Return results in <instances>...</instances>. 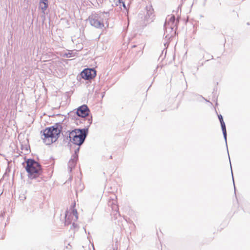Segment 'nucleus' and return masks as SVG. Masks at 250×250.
Segmentation results:
<instances>
[{"mask_svg": "<svg viewBox=\"0 0 250 250\" xmlns=\"http://www.w3.org/2000/svg\"><path fill=\"white\" fill-rule=\"evenodd\" d=\"M77 115L81 117L84 118L88 116L90 110L86 105H83L80 106L77 110Z\"/></svg>", "mask_w": 250, "mask_h": 250, "instance_id": "obj_6", "label": "nucleus"}, {"mask_svg": "<svg viewBox=\"0 0 250 250\" xmlns=\"http://www.w3.org/2000/svg\"><path fill=\"white\" fill-rule=\"evenodd\" d=\"M86 136L85 129H76L72 130L69 134V138L73 143L75 145H81Z\"/></svg>", "mask_w": 250, "mask_h": 250, "instance_id": "obj_3", "label": "nucleus"}, {"mask_svg": "<svg viewBox=\"0 0 250 250\" xmlns=\"http://www.w3.org/2000/svg\"><path fill=\"white\" fill-rule=\"evenodd\" d=\"M61 130L57 126H52L47 127L42 131V139L43 142L50 145L55 142L59 138Z\"/></svg>", "mask_w": 250, "mask_h": 250, "instance_id": "obj_1", "label": "nucleus"}, {"mask_svg": "<svg viewBox=\"0 0 250 250\" xmlns=\"http://www.w3.org/2000/svg\"><path fill=\"white\" fill-rule=\"evenodd\" d=\"M90 23L91 25L94 26L96 28H102L104 26L103 22H100L99 20L95 18L90 19Z\"/></svg>", "mask_w": 250, "mask_h": 250, "instance_id": "obj_7", "label": "nucleus"}, {"mask_svg": "<svg viewBox=\"0 0 250 250\" xmlns=\"http://www.w3.org/2000/svg\"><path fill=\"white\" fill-rule=\"evenodd\" d=\"M48 0H41L40 2V6L43 12H44L48 7Z\"/></svg>", "mask_w": 250, "mask_h": 250, "instance_id": "obj_9", "label": "nucleus"}, {"mask_svg": "<svg viewBox=\"0 0 250 250\" xmlns=\"http://www.w3.org/2000/svg\"><path fill=\"white\" fill-rule=\"evenodd\" d=\"M119 2H120L121 0H119Z\"/></svg>", "mask_w": 250, "mask_h": 250, "instance_id": "obj_11", "label": "nucleus"}, {"mask_svg": "<svg viewBox=\"0 0 250 250\" xmlns=\"http://www.w3.org/2000/svg\"><path fill=\"white\" fill-rule=\"evenodd\" d=\"M218 117L219 120L220 121V124L221 125V127L222 129L223 134H224L225 137H226L227 131H226L225 124L224 122L222 116L221 115H218Z\"/></svg>", "mask_w": 250, "mask_h": 250, "instance_id": "obj_8", "label": "nucleus"}, {"mask_svg": "<svg viewBox=\"0 0 250 250\" xmlns=\"http://www.w3.org/2000/svg\"><path fill=\"white\" fill-rule=\"evenodd\" d=\"M25 169L30 178L34 179L39 177L42 173L41 165L33 159H27L26 162Z\"/></svg>", "mask_w": 250, "mask_h": 250, "instance_id": "obj_2", "label": "nucleus"}, {"mask_svg": "<svg viewBox=\"0 0 250 250\" xmlns=\"http://www.w3.org/2000/svg\"><path fill=\"white\" fill-rule=\"evenodd\" d=\"M82 77L85 80H90L94 78L96 75V72L93 69L86 68L81 73Z\"/></svg>", "mask_w": 250, "mask_h": 250, "instance_id": "obj_5", "label": "nucleus"}, {"mask_svg": "<svg viewBox=\"0 0 250 250\" xmlns=\"http://www.w3.org/2000/svg\"><path fill=\"white\" fill-rule=\"evenodd\" d=\"M78 215L77 210L74 208V207L72 208L71 212L66 211L65 218V224L68 225L71 224L72 220L76 221L78 219Z\"/></svg>", "mask_w": 250, "mask_h": 250, "instance_id": "obj_4", "label": "nucleus"}, {"mask_svg": "<svg viewBox=\"0 0 250 250\" xmlns=\"http://www.w3.org/2000/svg\"><path fill=\"white\" fill-rule=\"evenodd\" d=\"M175 21V16L173 15H171L170 16L169 19L167 21V24H171V26H172V25H173L174 24ZM171 27L172 28V27Z\"/></svg>", "mask_w": 250, "mask_h": 250, "instance_id": "obj_10", "label": "nucleus"}]
</instances>
